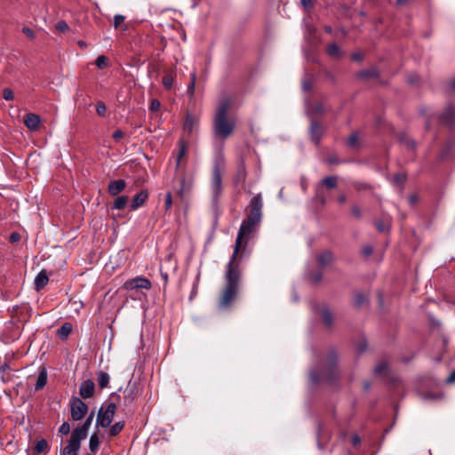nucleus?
<instances>
[{
    "instance_id": "cd10ccee",
    "label": "nucleus",
    "mask_w": 455,
    "mask_h": 455,
    "mask_svg": "<svg viewBox=\"0 0 455 455\" xmlns=\"http://www.w3.org/2000/svg\"><path fill=\"white\" fill-rule=\"evenodd\" d=\"M326 52L331 58L339 59L341 57L340 50L336 44H329L326 48Z\"/></svg>"
},
{
    "instance_id": "c85d7f7f",
    "label": "nucleus",
    "mask_w": 455,
    "mask_h": 455,
    "mask_svg": "<svg viewBox=\"0 0 455 455\" xmlns=\"http://www.w3.org/2000/svg\"><path fill=\"white\" fill-rule=\"evenodd\" d=\"M368 303V299L362 292H357L354 296V305L357 307H363Z\"/></svg>"
},
{
    "instance_id": "0e129e2a",
    "label": "nucleus",
    "mask_w": 455,
    "mask_h": 455,
    "mask_svg": "<svg viewBox=\"0 0 455 455\" xmlns=\"http://www.w3.org/2000/svg\"><path fill=\"white\" fill-rule=\"evenodd\" d=\"M338 201H339V204H345V203H346V201H347V197H346V196H345V195H343V194H342V195H340V196H339V197H338Z\"/></svg>"
},
{
    "instance_id": "473e14b6",
    "label": "nucleus",
    "mask_w": 455,
    "mask_h": 455,
    "mask_svg": "<svg viewBox=\"0 0 455 455\" xmlns=\"http://www.w3.org/2000/svg\"><path fill=\"white\" fill-rule=\"evenodd\" d=\"M190 76H191V81H190V83H189V84L188 86L187 93L190 97H193L194 93H195V86H196V72L191 73Z\"/></svg>"
},
{
    "instance_id": "f257e3e1",
    "label": "nucleus",
    "mask_w": 455,
    "mask_h": 455,
    "mask_svg": "<svg viewBox=\"0 0 455 455\" xmlns=\"http://www.w3.org/2000/svg\"><path fill=\"white\" fill-rule=\"evenodd\" d=\"M262 207L261 194H258L253 196L250 202L249 216L243 220L240 226L235 239L234 252L227 265L225 274L226 284L219 303V307L221 309L228 307L238 294L241 273L238 266H235V261L243 242L245 243H248L252 233L256 230L257 226L260 223Z\"/></svg>"
},
{
    "instance_id": "37998d69",
    "label": "nucleus",
    "mask_w": 455,
    "mask_h": 455,
    "mask_svg": "<svg viewBox=\"0 0 455 455\" xmlns=\"http://www.w3.org/2000/svg\"><path fill=\"white\" fill-rule=\"evenodd\" d=\"M405 175L403 174V173H397L394 176V183L397 186H401L403 184V182L405 181Z\"/></svg>"
},
{
    "instance_id": "b1692460",
    "label": "nucleus",
    "mask_w": 455,
    "mask_h": 455,
    "mask_svg": "<svg viewBox=\"0 0 455 455\" xmlns=\"http://www.w3.org/2000/svg\"><path fill=\"white\" fill-rule=\"evenodd\" d=\"M136 394V387L128 385V387L124 390V403H131L135 399Z\"/></svg>"
},
{
    "instance_id": "69168bd1",
    "label": "nucleus",
    "mask_w": 455,
    "mask_h": 455,
    "mask_svg": "<svg viewBox=\"0 0 455 455\" xmlns=\"http://www.w3.org/2000/svg\"><path fill=\"white\" fill-rule=\"evenodd\" d=\"M407 146H408V148H410L411 149H414V148H415L416 144H415V142H414L413 140H410V141H408V142H407Z\"/></svg>"
},
{
    "instance_id": "49530a36",
    "label": "nucleus",
    "mask_w": 455,
    "mask_h": 455,
    "mask_svg": "<svg viewBox=\"0 0 455 455\" xmlns=\"http://www.w3.org/2000/svg\"><path fill=\"white\" fill-rule=\"evenodd\" d=\"M97 114L100 116H104L107 111L106 105L103 102H99L96 107Z\"/></svg>"
},
{
    "instance_id": "a19ab883",
    "label": "nucleus",
    "mask_w": 455,
    "mask_h": 455,
    "mask_svg": "<svg viewBox=\"0 0 455 455\" xmlns=\"http://www.w3.org/2000/svg\"><path fill=\"white\" fill-rule=\"evenodd\" d=\"M70 432V425L68 422H63L59 427V433L62 435H66Z\"/></svg>"
},
{
    "instance_id": "6e6d98bb",
    "label": "nucleus",
    "mask_w": 455,
    "mask_h": 455,
    "mask_svg": "<svg viewBox=\"0 0 455 455\" xmlns=\"http://www.w3.org/2000/svg\"><path fill=\"white\" fill-rule=\"evenodd\" d=\"M300 4L306 9H310L313 6L312 0H300Z\"/></svg>"
},
{
    "instance_id": "c756f323",
    "label": "nucleus",
    "mask_w": 455,
    "mask_h": 455,
    "mask_svg": "<svg viewBox=\"0 0 455 455\" xmlns=\"http://www.w3.org/2000/svg\"><path fill=\"white\" fill-rule=\"evenodd\" d=\"M124 427V421H118V422L115 423L109 430V436L114 437V436L117 435L123 430Z\"/></svg>"
},
{
    "instance_id": "bf43d9fd",
    "label": "nucleus",
    "mask_w": 455,
    "mask_h": 455,
    "mask_svg": "<svg viewBox=\"0 0 455 455\" xmlns=\"http://www.w3.org/2000/svg\"><path fill=\"white\" fill-rule=\"evenodd\" d=\"M20 235L17 232H13L10 235V242H12V243H16V242L20 241Z\"/></svg>"
},
{
    "instance_id": "13d9d810",
    "label": "nucleus",
    "mask_w": 455,
    "mask_h": 455,
    "mask_svg": "<svg viewBox=\"0 0 455 455\" xmlns=\"http://www.w3.org/2000/svg\"><path fill=\"white\" fill-rule=\"evenodd\" d=\"M124 137V132L121 130H116L113 133V138L116 141H118L120 139Z\"/></svg>"
},
{
    "instance_id": "20e7f679",
    "label": "nucleus",
    "mask_w": 455,
    "mask_h": 455,
    "mask_svg": "<svg viewBox=\"0 0 455 455\" xmlns=\"http://www.w3.org/2000/svg\"><path fill=\"white\" fill-rule=\"evenodd\" d=\"M223 159L220 157L213 165L211 181V190L212 194V200L216 203L222 193V178L220 162Z\"/></svg>"
},
{
    "instance_id": "f03ea898",
    "label": "nucleus",
    "mask_w": 455,
    "mask_h": 455,
    "mask_svg": "<svg viewBox=\"0 0 455 455\" xmlns=\"http://www.w3.org/2000/svg\"><path fill=\"white\" fill-rule=\"evenodd\" d=\"M231 103L232 100L229 98L221 99L213 119L214 134L221 140H226L229 137L235 128L234 122L230 121L227 116Z\"/></svg>"
},
{
    "instance_id": "1a4fd4ad",
    "label": "nucleus",
    "mask_w": 455,
    "mask_h": 455,
    "mask_svg": "<svg viewBox=\"0 0 455 455\" xmlns=\"http://www.w3.org/2000/svg\"><path fill=\"white\" fill-rule=\"evenodd\" d=\"M151 286V282L148 278L142 276L129 279L124 284V288L128 291L139 288L149 290Z\"/></svg>"
},
{
    "instance_id": "79ce46f5",
    "label": "nucleus",
    "mask_w": 455,
    "mask_h": 455,
    "mask_svg": "<svg viewBox=\"0 0 455 455\" xmlns=\"http://www.w3.org/2000/svg\"><path fill=\"white\" fill-rule=\"evenodd\" d=\"M3 97L5 100L11 101L14 99V93L11 89L5 88L3 90Z\"/></svg>"
},
{
    "instance_id": "338daca9",
    "label": "nucleus",
    "mask_w": 455,
    "mask_h": 455,
    "mask_svg": "<svg viewBox=\"0 0 455 455\" xmlns=\"http://www.w3.org/2000/svg\"><path fill=\"white\" fill-rule=\"evenodd\" d=\"M77 44L81 47V48H86L87 47V44L84 41H78L77 42Z\"/></svg>"
},
{
    "instance_id": "dca6fc26",
    "label": "nucleus",
    "mask_w": 455,
    "mask_h": 455,
    "mask_svg": "<svg viewBox=\"0 0 455 455\" xmlns=\"http://www.w3.org/2000/svg\"><path fill=\"white\" fill-rule=\"evenodd\" d=\"M49 278L45 270H41L35 278L34 284L36 291H40L48 283Z\"/></svg>"
},
{
    "instance_id": "4468645a",
    "label": "nucleus",
    "mask_w": 455,
    "mask_h": 455,
    "mask_svg": "<svg viewBox=\"0 0 455 455\" xmlns=\"http://www.w3.org/2000/svg\"><path fill=\"white\" fill-rule=\"evenodd\" d=\"M40 121V116L36 114L29 113L24 116V124L30 131H36Z\"/></svg>"
},
{
    "instance_id": "ddd939ff",
    "label": "nucleus",
    "mask_w": 455,
    "mask_h": 455,
    "mask_svg": "<svg viewBox=\"0 0 455 455\" xmlns=\"http://www.w3.org/2000/svg\"><path fill=\"white\" fill-rule=\"evenodd\" d=\"M148 197V193L147 190H141L140 192L137 193L132 200V204L130 205L131 210L135 211L141 207Z\"/></svg>"
},
{
    "instance_id": "3c124183",
    "label": "nucleus",
    "mask_w": 455,
    "mask_h": 455,
    "mask_svg": "<svg viewBox=\"0 0 455 455\" xmlns=\"http://www.w3.org/2000/svg\"><path fill=\"white\" fill-rule=\"evenodd\" d=\"M373 252V248L371 245H364L362 249V254L364 257H369Z\"/></svg>"
},
{
    "instance_id": "8fccbe9b",
    "label": "nucleus",
    "mask_w": 455,
    "mask_h": 455,
    "mask_svg": "<svg viewBox=\"0 0 455 455\" xmlns=\"http://www.w3.org/2000/svg\"><path fill=\"white\" fill-rule=\"evenodd\" d=\"M351 213L354 217L360 219L362 217V212L359 206L353 205L351 208Z\"/></svg>"
},
{
    "instance_id": "e2e57ef3",
    "label": "nucleus",
    "mask_w": 455,
    "mask_h": 455,
    "mask_svg": "<svg viewBox=\"0 0 455 455\" xmlns=\"http://www.w3.org/2000/svg\"><path fill=\"white\" fill-rule=\"evenodd\" d=\"M360 442H361V439H360V437H359L358 435H354V436L352 437V443H353V445H355H355H357L358 443H360Z\"/></svg>"
},
{
    "instance_id": "9d476101",
    "label": "nucleus",
    "mask_w": 455,
    "mask_h": 455,
    "mask_svg": "<svg viewBox=\"0 0 455 455\" xmlns=\"http://www.w3.org/2000/svg\"><path fill=\"white\" fill-rule=\"evenodd\" d=\"M440 122L448 126H452L455 123V106L450 104L440 116Z\"/></svg>"
},
{
    "instance_id": "4c0bfd02",
    "label": "nucleus",
    "mask_w": 455,
    "mask_h": 455,
    "mask_svg": "<svg viewBox=\"0 0 455 455\" xmlns=\"http://www.w3.org/2000/svg\"><path fill=\"white\" fill-rule=\"evenodd\" d=\"M173 81L174 79L172 74H166L163 77V84L166 89H171L172 87Z\"/></svg>"
},
{
    "instance_id": "72a5a7b5",
    "label": "nucleus",
    "mask_w": 455,
    "mask_h": 455,
    "mask_svg": "<svg viewBox=\"0 0 455 455\" xmlns=\"http://www.w3.org/2000/svg\"><path fill=\"white\" fill-rule=\"evenodd\" d=\"M9 370H10V367L7 363H4L0 366V374H1V379L3 380V382H7L11 379L9 373H6V371Z\"/></svg>"
},
{
    "instance_id": "0eeeda50",
    "label": "nucleus",
    "mask_w": 455,
    "mask_h": 455,
    "mask_svg": "<svg viewBox=\"0 0 455 455\" xmlns=\"http://www.w3.org/2000/svg\"><path fill=\"white\" fill-rule=\"evenodd\" d=\"M84 439H85V437H82L77 431L73 430L68 444L62 450V455H78L81 443Z\"/></svg>"
},
{
    "instance_id": "774afa93",
    "label": "nucleus",
    "mask_w": 455,
    "mask_h": 455,
    "mask_svg": "<svg viewBox=\"0 0 455 455\" xmlns=\"http://www.w3.org/2000/svg\"><path fill=\"white\" fill-rule=\"evenodd\" d=\"M363 387L365 390H369L370 387H371V383L369 381H364L363 382Z\"/></svg>"
},
{
    "instance_id": "f3484780",
    "label": "nucleus",
    "mask_w": 455,
    "mask_h": 455,
    "mask_svg": "<svg viewBox=\"0 0 455 455\" xmlns=\"http://www.w3.org/2000/svg\"><path fill=\"white\" fill-rule=\"evenodd\" d=\"M309 132L312 141L318 144L321 140V125L317 122L311 120Z\"/></svg>"
},
{
    "instance_id": "864d4df0",
    "label": "nucleus",
    "mask_w": 455,
    "mask_h": 455,
    "mask_svg": "<svg viewBox=\"0 0 455 455\" xmlns=\"http://www.w3.org/2000/svg\"><path fill=\"white\" fill-rule=\"evenodd\" d=\"M375 225L377 229L380 232H384L387 229L386 224L382 220H377Z\"/></svg>"
},
{
    "instance_id": "f704fd0d",
    "label": "nucleus",
    "mask_w": 455,
    "mask_h": 455,
    "mask_svg": "<svg viewBox=\"0 0 455 455\" xmlns=\"http://www.w3.org/2000/svg\"><path fill=\"white\" fill-rule=\"evenodd\" d=\"M95 64L98 68L103 69L108 66V59L105 55H100L96 59Z\"/></svg>"
},
{
    "instance_id": "e433bc0d",
    "label": "nucleus",
    "mask_w": 455,
    "mask_h": 455,
    "mask_svg": "<svg viewBox=\"0 0 455 455\" xmlns=\"http://www.w3.org/2000/svg\"><path fill=\"white\" fill-rule=\"evenodd\" d=\"M244 178H245V169H244V166L243 164H241L237 169V173L235 178V183L243 182Z\"/></svg>"
},
{
    "instance_id": "a211bd4d",
    "label": "nucleus",
    "mask_w": 455,
    "mask_h": 455,
    "mask_svg": "<svg viewBox=\"0 0 455 455\" xmlns=\"http://www.w3.org/2000/svg\"><path fill=\"white\" fill-rule=\"evenodd\" d=\"M378 76H379V71H378L377 68H375V67H371L370 68L361 70L357 73V77L359 79H363V80L374 78V77H377Z\"/></svg>"
},
{
    "instance_id": "412c9836",
    "label": "nucleus",
    "mask_w": 455,
    "mask_h": 455,
    "mask_svg": "<svg viewBox=\"0 0 455 455\" xmlns=\"http://www.w3.org/2000/svg\"><path fill=\"white\" fill-rule=\"evenodd\" d=\"M96 375L99 387L102 389L108 387L110 380L109 374L100 371L96 373Z\"/></svg>"
},
{
    "instance_id": "39448f33",
    "label": "nucleus",
    "mask_w": 455,
    "mask_h": 455,
    "mask_svg": "<svg viewBox=\"0 0 455 455\" xmlns=\"http://www.w3.org/2000/svg\"><path fill=\"white\" fill-rule=\"evenodd\" d=\"M71 418L75 421L83 419L88 413L87 404L79 397H72L69 401Z\"/></svg>"
},
{
    "instance_id": "052dcab7",
    "label": "nucleus",
    "mask_w": 455,
    "mask_h": 455,
    "mask_svg": "<svg viewBox=\"0 0 455 455\" xmlns=\"http://www.w3.org/2000/svg\"><path fill=\"white\" fill-rule=\"evenodd\" d=\"M311 82L307 79L304 80L303 83H302V89L305 91V92H308L311 88Z\"/></svg>"
},
{
    "instance_id": "f8f14e48",
    "label": "nucleus",
    "mask_w": 455,
    "mask_h": 455,
    "mask_svg": "<svg viewBox=\"0 0 455 455\" xmlns=\"http://www.w3.org/2000/svg\"><path fill=\"white\" fill-rule=\"evenodd\" d=\"M126 188V182L124 180H115L109 182L108 192L109 195L116 196L122 193Z\"/></svg>"
},
{
    "instance_id": "2f4dec72",
    "label": "nucleus",
    "mask_w": 455,
    "mask_h": 455,
    "mask_svg": "<svg viewBox=\"0 0 455 455\" xmlns=\"http://www.w3.org/2000/svg\"><path fill=\"white\" fill-rule=\"evenodd\" d=\"M322 184L331 189L337 187V177L328 176L322 180Z\"/></svg>"
},
{
    "instance_id": "aec40b11",
    "label": "nucleus",
    "mask_w": 455,
    "mask_h": 455,
    "mask_svg": "<svg viewBox=\"0 0 455 455\" xmlns=\"http://www.w3.org/2000/svg\"><path fill=\"white\" fill-rule=\"evenodd\" d=\"M47 383V371L45 368H43L37 376L35 389L36 391L41 390L44 387Z\"/></svg>"
},
{
    "instance_id": "ea45409f",
    "label": "nucleus",
    "mask_w": 455,
    "mask_h": 455,
    "mask_svg": "<svg viewBox=\"0 0 455 455\" xmlns=\"http://www.w3.org/2000/svg\"><path fill=\"white\" fill-rule=\"evenodd\" d=\"M56 29L60 32H67L69 29L68 23L64 20H60L56 24Z\"/></svg>"
},
{
    "instance_id": "6ab92c4d",
    "label": "nucleus",
    "mask_w": 455,
    "mask_h": 455,
    "mask_svg": "<svg viewBox=\"0 0 455 455\" xmlns=\"http://www.w3.org/2000/svg\"><path fill=\"white\" fill-rule=\"evenodd\" d=\"M307 112L310 118L312 119L314 116H319L323 114L325 112V108L322 103L318 102L314 106H307Z\"/></svg>"
},
{
    "instance_id": "4be33fe9",
    "label": "nucleus",
    "mask_w": 455,
    "mask_h": 455,
    "mask_svg": "<svg viewBox=\"0 0 455 455\" xmlns=\"http://www.w3.org/2000/svg\"><path fill=\"white\" fill-rule=\"evenodd\" d=\"M50 450L49 444L46 440L40 439L36 440L34 446V452L40 454L42 452H47Z\"/></svg>"
},
{
    "instance_id": "c9c22d12",
    "label": "nucleus",
    "mask_w": 455,
    "mask_h": 455,
    "mask_svg": "<svg viewBox=\"0 0 455 455\" xmlns=\"http://www.w3.org/2000/svg\"><path fill=\"white\" fill-rule=\"evenodd\" d=\"M387 369V363L386 361H380L374 368L373 372L376 376L384 373Z\"/></svg>"
},
{
    "instance_id": "393cba45",
    "label": "nucleus",
    "mask_w": 455,
    "mask_h": 455,
    "mask_svg": "<svg viewBox=\"0 0 455 455\" xmlns=\"http://www.w3.org/2000/svg\"><path fill=\"white\" fill-rule=\"evenodd\" d=\"M332 253L330 251H324L317 257V262L320 266H326L332 261Z\"/></svg>"
},
{
    "instance_id": "de8ad7c7",
    "label": "nucleus",
    "mask_w": 455,
    "mask_h": 455,
    "mask_svg": "<svg viewBox=\"0 0 455 455\" xmlns=\"http://www.w3.org/2000/svg\"><path fill=\"white\" fill-rule=\"evenodd\" d=\"M172 205V194L171 192H168L165 196V200H164V209L165 211H168L171 209Z\"/></svg>"
},
{
    "instance_id": "5fc2aeb1",
    "label": "nucleus",
    "mask_w": 455,
    "mask_h": 455,
    "mask_svg": "<svg viewBox=\"0 0 455 455\" xmlns=\"http://www.w3.org/2000/svg\"><path fill=\"white\" fill-rule=\"evenodd\" d=\"M22 31L28 37L34 38L35 33L31 28L25 27L23 28Z\"/></svg>"
},
{
    "instance_id": "bb28decb",
    "label": "nucleus",
    "mask_w": 455,
    "mask_h": 455,
    "mask_svg": "<svg viewBox=\"0 0 455 455\" xmlns=\"http://www.w3.org/2000/svg\"><path fill=\"white\" fill-rule=\"evenodd\" d=\"M100 447V437L97 433H93L89 440V448L91 452L95 453Z\"/></svg>"
},
{
    "instance_id": "5701e85b",
    "label": "nucleus",
    "mask_w": 455,
    "mask_h": 455,
    "mask_svg": "<svg viewBox=\"0 0 455 455\" xmlns=\"http://www.w3.org/2000/svg\"><path fill=\"white\" fill-rule=\"evenodd\" d=\"M129 197L128 196H117L112 204V209L123 210L126 207Z\"/></svg>"
},
{
    "instance_id": "423d86ee",
    "label": "nucleus",
    "mask_w": 455,
    "mask_h": 455,
    "mask_svg": "<svg viewBox=\"0 0 455 455\" xmlns=\"http://www.w3.org/2000/svg\"><path fill=\"white\" fill-rule=\"evenodd\" d=\"M116 409V405L115 403H109L105 410L101 407L97 416L96 426L102 427H109L113 420Z\"/></svg>"
},
{
    "instance_id": "7c9ffc66",
    "label": "nucleus",
    "mask_w": 455,
    "mask_h": 455,
    "mask_svg": "<svg viewBox=\"0 0 455 455\" xmlns=\"http://www.w3.org/2000/svg\"><path fill=\"white\" fill-rule=\"evenodd\" d=\"M322 317H323L324 324L327 327H331L332 325L333 318H332V315L329 309L325 308L322 311Z\"/></svg>"
},
{
    "instance_id": "c03bdc74",
    "label": "nucleus",
    "mask_w": 455,
    "mask_h": 455,
    "mask_svg": "<svg viewBox=\"0 0 455 455\" xmlns=\"http://www.w3.org/2000/svg\"><path fill=\"white\" fill-rule=\"evenodd\" d=\"M185 154H186V147L184 144H181L178 156H177V160H176V167H179V165L180 164V160L185 156Z\"/></svg>"
},
{
    "instance_id": "58836bf2",
    "label": "nucleus",
    "mask_w": 455,
    "mask_h": 455,
    "mask_svg": "<svg viewBox=\"0 0 455 455\" xmlns=\"http://www.w3.org/2000/svg\"><path fill=\"white\" fill-rule=\"evenodd\" d=\"M347 145L351 148H355L358 145V136L356 133H353L348 137Z\"/></svg>"
},
{
    "instance_id": "2eb2a0df",
    "label": "nucleus",
    "mask_w": 455,
    "mask_h": 455,
    "mask_svg": "<svg viewBox=\"0 0 455 455\" xmlns=\"http://www.w3.org/2000/svg\"><path fill=\"white\" fill-rule=\"evenodd\" d=\"M93 417H94V413L92 412L85 419V421L84 422V424L80 427H77L76 428H74L73 430L74 431H77V433L79 435H82V437H85L87 436L88 435V431H89V428L92 423V420H93Z\"/></svg>"
},
{
    "instance_id": "9b49d317",
    "label": "nucleus",
    "mask_w": 455,
    "mask_h": 455,
    "mask_svg": "<svg viewBox=\"0 0 455 455\" xmlns=\"http://www.w3.org/2000/svg\"><path fill=\"white\" fill-rule=\"evenodd\" d=\"M94 382L92 379H86L81 383L79 394L84 399L91 398L94 395Z\"/></svg>"
},
{
    "instance_id": "6e6552de",
    "label": "nucleus",
    "mask_w": 455,
    "mask_h": 455,
    "mask_svg": "<svg viewBox=\"0 0 455 455\" xmlns=\"http://www.w3.org/2000/svg\"><path fill=\"white\" fill-rule=\"evenodd\" d=\"M199 127V117L196 115L188 113L183 124V132L188 136L197 132Z\"/></svg>"
},
{
    "instance_id": "7ed1b4c3",
    "label": "nucleus",
    "mask_w": 455,
    "mask_h": 455,
    "mask_svg": "<svg viewBox=\"0 0 455 455\" xmlns=\"http://www.w3.org/2000/svg\"><path fill=\"white\" fill-rule=\"evenodd\" d=\"M336 364L337 355L335 354V352L331 351L327 355L323 367L318 370L314 369L310 371L309 379L311 383L316 384L320 381L332 383L339 376V373L336 369Z\"/></svg>"
},
{
    "instance_id": "09e8293b",
    "label": "nucleus",
    "mask_w": 455,
    "mask_h": 455,
    "mask_svg": "<svg viewBox=\"0 0 455 455\" xmlns=\"http://www.w3.org/2000/svg\"><path fill=\"white\" fill-rule=\"evenodd\" d=\"M160 107H161V103L158 100L154 99L151 100L150 106H149V108L151 111L156 112L159 110Z\"/></svg>"
},
{
    "instance_id": "a18cd8bd",
    "label": "nucleus",
    "mask_w": 455,
    "mask_h": 455,
    "mask_svg": "<svg viewBox=\"0 0 455 455\" xmlns=\"http://www.w3.org/2000/svg\"><path fill=\"white\" fill-rule=\"evenodd\" d=\"M124 16L122 15V14H116L114 16V20H113V24H114V27L116 28H118L124 20Z\"/></svg>"
},
{
    "instance_id": "680f3d73",
    "label": "nucleus",
    "mask_w": 455,
    "mask_h": 455,
    "mask_svg": "<svg viewBox=\"0 0 455 455\" xmlns=\"http://www.w3.org/2000/svg\"><path fill=\"white\" fill-rule=\"evenodd\" d=\"M445 381L448 384L455 383V370L450 374V376L446 379Z\"/></svg>"
},
{
    "instance_id": "4d7b16f0",
    "label": "nucleus",
    "mask_w": 455,
    "mask_h": 455,
    "mask_svg": "<svg viewBox=\"0 0 455 455\" xmlns=\"http://www.w3.org/2000/svg\"><path fill=\"white\" fill-rule=\"evenodd\" d=\"M351 59H352V60H354V61H361V60H363V53H361V52H354V53L351 55Z\"/></svg>"
},
{
    "instance_id": "603ef678",
    "label": "nucleus",
    "mask_w": 455,
    "mask_h": 455,
    "mask_svg": "<svg viewBox=\"0 0 455 455\" xmlns=\"http://www.w3.org/2000/svg\"><path fill=\"white\" fill-rule=\"evenodd\" d=\"M322 273L320 271L315 272L310 275V278L314 283H319L322 280Z\"/></svg>"
},
{
    "instance_id": "a878e982",
    "label": "nucleus",
    "mask_w": 455,
    "mask_h": 455,
    "mask_svg": "<svg viewBox=\"0 0 455 455\" xmlns=\"http://www.w3.org/2000/svg\"><path fill=\"white\" fill-rule=\"evenodd\" d=\"M72 331V325L69 323H66L58 329V336L61 339H65L68 337Z\"/></svg>"
}]
</instances>
